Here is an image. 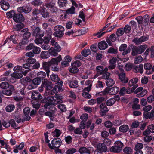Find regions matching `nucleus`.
<instances>
[{"mask_svg": "<svg viewBox=\"0 0 154 154\" xmlns=\"http://www.w3.org/2000/svg\"><path fill=\"white\" fill-rule=\"evenodd\" d=\"M50 55L52 57H55L58 55L57 51L55 50L54 48L51 47L49 50Z\"/></svg>", "mask_w": 154, "mask_h": 154, "instance_id": "nucleus-49", "label": "nucleus"}, {"mask_svg": "<svg viewBox=\"0 0 154 154\" xmlns=\"http://www.w3.org/2000/svg\"><path fill=\"white\" fill-rule=\"evenodd\" d=\"M123 146V144L120 141H118L115 142V145L110 148V151L114 152H119L122 150Z\"/></svg>", "mask_w": 154, "mask_h": 154, "instance_id": "nucleus-6", "label": "nucleus"}, {"mask_svg": "<svg viewBox=\"0 0 154 154\" xmlns=\"http://www.w3.org/2000/svg\"><path fill=\"white\" fill-rule=\"evenodd\" d=\"M35 46L34 43H30L26 47V50L27 51H29L31 50L32 51L33 49L34 48Z\"/></svg>", "mask_w": 154, "mask_h": 154, "instance_id": "nucleus-55", "label": "nucleus"}, {"mask_svg": "<svg viewBox=\"0 0 154 154\" xmlns=\"http://www.w3.org/2000/svg\"><path fill=\"white\" fill-rule=\"evenodd\" d=\"M143 60V58L141 56H139L136 57L134 60V63L138 64L140 63Z\"/></svg>", "mask_w": 154, "mask_h": 154, "instance_id": "nucleus-54", "label": "nucleus"}, {"mask_svg": "<svg viewBox=\"0 0 154 154\" xmlns=\"http://www.w3.org/2000/svg\"><path fill=\"white\" fill-rule=\"evenodd\" d=\"M54 30L53 35L55 37L60 38L63 35L64 28L62 26H56L55 27Z\"/></svg>", "mask_w": 154, "mask_h": 154, "instance_id": "nucleus-4", "label": "nucleus"}, {"mask_svg": "<svg viewBox=\"0 0 154 154\" xmlns=\"http://www.w3.org/2000/svg\"><path fill=\"white\" fill-rule=\"evenodd\" d=\"M88 115L87 113H84L80 117V119L82 120L80 125H86V122L87 120Z\"/></svg>", "mask_w": 154, "mask_h": 154, "instance_id": "nucleus-26", "label": "nucleus"}, {"mask_svg": "<svg viewBox=\"0 0 154 154\" xmlns=\"http://www.w3.org/2000/svg\"><path fill=\"white\" fill-rule=\"evenodd\" d=\"M14 90V86L11 85L8 89L2 91V94H3L6 95L10 96L12 94Z\"/></svg>", "mask_w": 154, "mask_h": 154, "instance_id": "nucleus-20", "label": "nucleus"}, {"mask_svg": "<svg viewBox=\"0 0 154 154\" xmlns=\"http://www.w3.org/2000/svg\"><path fill=\"white\" fill-rule=\"evenodd\" d=\"M143 116L146 119H149L151 120H153L154 119V111L152 110L151 112H144Z\"/></svg>", "mask_w": 154, "mask_h": 154, "instance_id": "nucleus-23", "label": "nucleus"}, {"mask_svg": "<svg viewBox=\"0 0 154 154\" xmlns=\"http://www.w3.org/2000/svg\"><path fill=\"white\" fill-rule=\"evenodd\" d=\"M75 8L74 6H72L70 8L68 9L66 11L64 17H66L68 14H73L75 13Z\"/></svg>", "mask_w": 154, "mask_h": 154, "instance_id": "nucleus-34", "label": "nucleus"}, {"mask_svg": "<svg viewBox=\"0 0 154 154\" xmlns=\"http://www.w3.org/2000/svg\"><path fill=\"white\" fill-rule=\"evenodd\" d=\"M41 86L42 88L45 89L46 93H48L49 94H51V95L53 93L51 90L53 88V85L51 82L48 81L47 79H44L42 82Z\"/></svg>", "mask_w": 154, "mask_h": 154, "instance_id": "nucleus-2", "label": "nucleus"}, {"mask_svg": "<svg viewBox=\"0 0 154 154\" xmlns=\"http://www.w3.org/2000/svg\"><path fill=\"white\" fill-rule=\"evenodd\" d=\"M15 107L14 104H9L5 107V109L7 112H11L14 110Z\"/></svg>", "mask_w": 154, "mask_h": 154, "instance_id": "nucleus-36", "label": "nucleus"}, {"mask_svg": "<svg viewBox=\"0 0 154 154\" xmlns=\"http://www.w3.org/2000/svg\"><path fill=\"white\" fill-rule=\"evenodd\" d=\"M50 56V53L49 50L48 51H42L40 54V57L42 59H45L48 58Z\"/></svg>", "mask_w": 154, "mask_h": 154, "instance_id": "nucleus-28", "label": "nucleus"}, {"mask_svg": "<svg viewBox=\"0 0 154 154\" xmlns=\"http://www.w3.org/2000/svg\"><path fill=\"white\" fill-rule=\"evenodd\" d=\"M54 59H51L49 61L46 62H43L42 64V67L46 71L47 77L49 78L50 72V68L51 62L55 61Z\"/></svg>", "mask_w": 154, "mask_h": 154, "instance_id": "nucleus-7", "label": "nucleus"}, {"mask_svg": "<svg viewBox=\"0 0 154 154\" xmlns=\"http://www.w3.org/2000/svg\"><path fill=\"white\" fill-rule=\"evenodd\" d=\"M16 13L13 17V20L14 22L18 23H21L23 22L25 18L23 15L21 14Z\"/></svg>", "mask_w": 154, "mask_h": 154, "instance_id": "nucleus-12", "label": "nucleus"}, {"mask_svg": "<svg viewBox=\"0 0 154 154\" xmlns=\"http://www.w3.org/2000/svg\"><path fill=\"white\" fill-rule=\"evenodd\" d=\"M38 77L34 79L32 81V84L28 86V88L30 90L35 88L42 82V81Z\"/></svg>", "mask_w": 154, "mask_h": 154, "instance_id": "nucleus-10", "label": "nucleus"}, {"mask_svg": "<svg viewBox=\"0 0 154 154\" xmlns=\"http://www.w3.org/2000/svg\"><path fill=\"white\" fill-rule=\"evenodd\" d=\"M118 52L117 49H115L112 47H110L107 51V52L110 54H116Z\"/></svg>", "mask_w": 154, "mask_h": 154, "instance_id": "nucleus-56", "label": "nucleus"}, {"mask_svg": "<svg viewBox=\"0 0 154 154\" xmlns=\"http://www.w3.org/2000/svg\"><path fill=\"white\" fill-rule=\"evenodd\" d=\"M31 98L33 100H40L42 99V96L39 92L34 91L32 92Z\"/></svg>", "mask_w": 154, "mask_h": 154, "instance_id": "nucleus-18", "label": "nucleus"}, {"mask_svg": "<svg viewBox=\"0 0 154 154\" xmlns=\"http://www.w3.org/2000/svg\"><path fill=\"white\" fill-rule=\"evenodd\" d=\"M46 74L45 72L43 71H41L38 72L37 74L38 77L41 79L42 81L44 79H46L45 77H46Z\"/></svg>", "mask_w": 154, "mask_h": 154, "instance_id": "nucleus-41", "label": "nucleus"}, {"mask_svg": "<svg viewBox=\"0 0 154 154\" xmlns=\"http://www.w3.org/2000/svg\"><path fill=\"white\" fill-rule=\"evenodd\" d=\"M128 130V126H120L119 128V131L123 133L126 132Z\"/></svg>", "mask_w": 154, "mask_h": 154, "instance_id": "nucleus-53", "label": "nucleus"}, {"mask_svg": "<svg viewBox=\"0 0 154 154\" xmlns=\"http://www.w3.org/2000/svg\"><path fill=\"white\" fill-rule=\"evenodd\" d=\"M138 47L137 46L134 47L132 49L131 55L133 56H135L138 54Z\"/></svg>", "mask_w": 154, "mask_h": 154, "instance_id": "nucleus-58", "label": "nucleus"}, {"mask_svg": "<svg viewBox=\"0 0 154 154\" xmlns=\"http://www.w3.org/2000/svg\"><path fill=\"white\" fill-rule=\"evenodd\" d=\"M62 142L59 138L54 139L52 141L51 143L54 148H58L60 146Z\"/></svg>", "mask_w": 154, "mask_h": 154, "instance_id": "nucleus-19", "label": "nucleus"}, {"mask_svg": "<svg viewBox=\"0 0 154 154\" xmlns=\"http://www.w3.org/2000/svg\"><path fill=\"white\" fill-rule=\"evenodd\" d=\"M54 97L56 100L55 99L56 103H60L62 102V100L63 98V96L59 94H56L54 95Z\"/></svg>", "mask_w": 154, "mask_h": 154, "instance_id": "nucleus-31", "label": "nucleus"}, {"mask_svg": "<svg viewBox=\"0 0 154 154\" xmlns=\"http://www.w3.org/2000/svg\"><path fill=\"white\" fill-rule=\"evenodd\" d=\"M50 77L51 80L52 81L57 82L60 81V78L57 74L52 73V74L50 75Z\"/></svg>", "mask_w": 154, "mask_h": 154, "instance_id": "nucleus-40", "label": "nucleus"}, {"mask_svg": "<svg viewBox=\"0 0 154 154\" xmlns=\"http://www.w3.org/2000/svg\"><path fill=\"white\" fill-rule=\"evenodd\" d=\"M56 82L55 85L52 89V91L53 93H56L58 92L62 91L63 90V89L62 88V86L63 85V81L60 80Z\"/></svg>", "mask_w": 154, "mask_h": 154, "instance_id": "nucleus-9", "label": "nucleus"}, {"mask_svg": "<svg viewBox=\"0 0 154 154\" xmlns=\"http://www.w3.org/2000/svg\"><path fill=\"white\" fill-rule=\"evenodd\" d=\"M32 9V8L30 5H26L18 7L17 10L19 13L28 14L31 11Z\"/></svg>", "mask_w": 154, "mask_h": 154, "instance_id": "nucleus-8", "label": "nucleus"}, {"mask_svg": "<svg viewBox=\"0 0 154 154\" xmlns=\"http://www.w3.org/2000/svg\"><path fill=\"white\" fill-rule=\"evenodd\" d=\"M30 109L29 107H26L23 109V112L24 114V120L26 121L29 120L31 117L29 116Z\"/></svg>", "mask_w": 154, "mask_h": 154, "instance_id": "nucleus-17", "label": "nucleus"}, {"mask_svg": "<svg viewBox=\"0 0 154 154\" xmlns=\"http://www.w3.org/2000/svg\"><path fill=\"white\" fill-rule=\"evenodd\" d=\"M123 152L126 154H132V150L130 147H126L124 149Z\"/></svg>", "mask_w": 154, "mask_h": 154, "instance_id": "nucleus-59", "label": "nucleus"}, {"mask_svg": "<svg viewBox=\"0 0 154 154\" xmlns=\"http://www.w3.org/2000/svg\"><path fill=\"white\" fill-rule=\"evenodd\" d=\"M97 147L101 152H105L107 150V147L104 143H99L97 145Z\"/></svg>", "mask_w": 154, "mask_h": 154, "instance_id": "nucleus-32", "label": "nucleus"}, {"mask_svg": "<svg viewBox=\"0 0 154 154\" xmlns=\"http://www.w3.org/2000/svg\"><path fill=\"white\" fill-rule=\"evenodd\" d=\"M10 86V85L8 83L6 82H2L0 84L1 88L3 89H6L9 88Z\"/></svg>", "mask_w": 154, "mask_h": 154, "instance_id": "nucleus-50", "label": "nucleus"}, {"mask_svg": "<svg viewBox=\"0 0 154 154\" xmlns=\"http://www.w3.org/2000/svg\"><path fill=\"white\" fill-rule=\"evenodd\" d=\"M41 52V48L40 47L35 46L34 48L33 49L32 51L27 52L26 54V55L28 57H33L35 54H38Z\"/></svg>", "mask_w": 154, "mask_h": 154, "instance_id": "nucleus-13", "label": "nucleus"}, {"mask_svg": "<svg viewBox=\"0 0 154 154\" xmlns=\"http://www.w3.org/2000/svg\"><path fill=\"white\" fill-rule=\"evenodd\" d=\"M144 68L145 70H149L152 69V65L149 63H146L144 65Z\"/></svg>", "mask_w": 154, "mask_h": 154, "instance_id": "nucleus-62", "label": "nucleus"}, {"mask_svg": "<svg viewBox=\"0 0 154 154\" xmlns=\"http://www.w3.org/2000/svg\"><path fill=\"white\" fill-rule=\"evenodd\" d=\"M79 152L82 154L84 153L90 154L91 153L90 150L89 148H87L85 147H80L79 149Z\"/></svg>", "mask_w": 154, "mask_h": 154, "instance_id": "nucleus-33", "label": "nucleus"}, {"mask_svg": "<svg viewBox=\"0 0 154 154\" xmlns=\"http://www.w3.org/2000/svg\"><path fill=\"white\" fill-rule=\"evenodd\" d=\"M43 2L41 0H34L31 2L32 5L35 6H38L41 5Z\"/></svg>", "mask_w": 154, "mask_h": 154, "instance_id": "nucleus-52", "label": "nucleus"}, {"mask_svg": "<svg viewBox=\"0 0 154 154\" xmlns=\"http://www.w3.org/2000/svg\"><path fill=\"white\" fill-rule=\"evenodd\" d=\"M44 33V31L41 30L39 27H36L33 29L32 34L33 37H35L36 38V39L35 40L36 43L40 44L41 43V38L43 36Z\"/></svg>", "mask_w": 154, "mask_h": 154, "instance_id": "nucleus-1", "label": "nucleus"}, {"mask_svg": "<svg viewBox=\"0 0 154 154\" xmlns=\"http://www.w3.org/2000/svg\"><path fill=\"white\" fill-rule=\"evenodd\" d=\"M116 102V100L114 98H111L107 100L106 105L108 106H112Z\"/></svg>", "mask_w": 154, "mask_h": 154, "instance_id": "nucleus-46", "label": "nucleus"}, {"mask_svg": "<svg viewBox=\"0 0 154 154\" xmlns=\"http://www.w3.org/2000/svg\"><path fill=\"white\" fill-rule=\"evenodd\" d=\"M123 30V28H119L117 29L116 34L118 37H120L124 34L125 32Z\"/></svg>", "mask_w": 154, "mask_h": 154, "instance_id": "nucleus-47", "label": "nucleus"}, {"mask_svg": "<svg viewBox=\"0 0 154 154\" xmlns=\"http://www.w3.org/2000/svg\"><path fill=\"white\" fill-rule=\"evenodd\" d=\"M26 61L30 65L35 63L36 62V60L35 58L29 57L27 59Z\"/></svg>", "mask_w": 154, "mask_h": 154, "instance_id": "nucleus-61", "label": "nucleus"}, {"mask_svg": "<svg viewBox=\"0 0 154 154\" xmlns=\"http://www.w3.org/2000/svg\"><path fill=\"white\" fill-rule=\"evenodd\" d=\"M16 13L15 11L14 10H11L9 11V12L6 13V15L9 18H13L14 15L16 14Z\"/></svg>", "mask_w": 154, "mask_h": 154, "instance_id": "nucleus-48", "label": "nucleus"}, {"mask_svg": "<svg viewBox=\"0 0 154 154\" xmlns=\"http://www.w3.org/2000/svg\"><path fill=\"white\" fill-rule=\"evenodd\" d=\"M24 25L23 23H20L16 24L14 27L13 31L15 33H17L18 35H20L23 32L22 29L23 28Z\"/></svg>", "mask_w": 154, "mask_h": 154, "instance_id": "nucleus-11", "label": "nucleus"}, {"mask_svg": "<svg viewBox=\"0 0 154 154\" xmlns=\"http://www.w3.org/2000/svg\"><path fill=\"white\" fill-rule=\"evenodd\" d=\"M117 61V58L115 57H113L109 60V65L108 67V68L109 69L112 70L116 67Z\"/></svg>", "mask_w": 154, "mask_h": 154, "instance_id": "nucleus-15", "label": "nucleus"}, {"mask_svg": "<svg viewBox=\"0 0 154 154\" xmlns=\"http://www.w3.org/2000/svg\"><path fill=\"white\" fill-rule=\"evenodd\" d=\"M131 29V27L129 25H126L123 28V31L126 34L128 33Z\"/></svg>", "mask_w": 154, "mask_h": 154, "instance_id": "nucleus-60", "label": "nucleus"}, {"mask_svg": "<svg viewBox=\"0 0 154 154\" xmlns=\"http://www.w3.org/2000/svg\"><path fill=\"white\" fill-rule=\"evenodd\" d=\"M119 88L116 86L113 87L109 89L108 91V93L111 95H115L117 94L119 92Z\"/></svg>", "mask_w": 154, "mask_h": 154, "instance_id": "nucleus-24", "label": "nucleus"}, {"mask_svg": "<svg viewBox=\"0 0 154 154\" xmlns=\"http://www.w3.org/2000/svg\"><path fill=\"white\" fill-rule=\"evenodd\" d=\"M138 47V54H140L143 52L147 48V46L146 45H142Z\"/></svg>", "mask_w": 154, "mask_h": 154, "instance_id": "nucleus-38", "label": "nucleus"}, {"mask_svg": "<svg viewBox=\"0 0 154 154\" xmlns=\"http://www.w3.org/2000/svg\"><path fill=\"white\" fill-rule=\"evenodd\" d=\"M32 82L31 79L29 77H26L24 79H21V82L24 85H27Z\"/></svg>", "mask_w": 154, "mask_h": 154, "instance_id": "nucleus-30", "label": "nucleus"}, {"mask_svg": "<svg viewBox=\"0 0 154 154\" xmlns=\"http://www.w3.org/2000/svg\"><path fill=\"white\" fill-rule=\"evenodd\" d=\"M108 97L107 96H104L100 97H98L96 99L97 102L98 104H100L102 103L103 101H106Z\"/></svg>", "mask_w": 154, "mask_h": 154, "instance_id": "nucleus-35", "label": "nucleus"}, {"mask_svg": "<svg viewBox=\"0 0 154 154\" xmlns=\"http://www.w3.org/2000/svg\"><path fill=\"white\" fill-rule=\"evenodd\" d=\"M99 107L100 109V113L101 116H104L109 111V109L106 105L105 103H103L100 104Z\"/></svg>", "mask_w": 154, "mask_h": 154, "instance_id": "nucleus-14", "label": "nucleus"}, {"mask_svg": "<svg viewBox=\"0 0 154 154\" xmlns=\"http://www.w3.org/2000/svg\"><path fill=\"white\" fill-rule=\"evenodd\" d=\"M119 79L121 82L125 84L128 82V79L126 78L125 74V73L121 72L119 75Z\"/></svg>", "mask_w": 154, "mask_h": 154, "instance_id": "nucleus-25", "label": "nucleus"}, {"mask_svg": "<svg viewBox=\"0 0 154 154\" xmlns=\"http://www.w3.org/2000/svg\"><path fill=\"white\" fill-rule=\"evenodd\" d=\"M0 6L4 10L6 11L10 8L9 3L6 0H0Z\"/></svg>", "mask_w": 154, "mask_h": 154, "instance_id": "nucleus-16", "label": "nucleus"}, {"mask_svg": "<svg viewBox=\"0 0 154 154\" xmlns=\"http://www.w3.org/2000/svg\"><path fill=\"white\" fill-rule=\"evenodd\" d=\"M58 3L60 8L66 6L67 3V0H58Z\"/></svg>", "mask_w": 154, "mask_h": 154, "instance_id": "nucleus-44", "label": "nucleus"}, {"mask_svg": "<svg viewBox=\"0 0 154 154\" xmlns=\"http://www.w3.org/2000/svg\"><path fill=\"white\" fill-rule=\"evenodd\" d=\"M16 35H11L9 38L10 41H12L14 44H18V35L17 34H16Z\"/></svg>", "mask_w": 154, "mask_h": 154, "instance_id": "nucleus-29", "label": "nucleus"}, {"mask_svg": "<svg viewBox=\"0 0 154 154\" xmlns=\"http://www.w3.org/2000/svg\"><path fill=\"white\" fill-rule=\"evenodd\" d=\"M69 71L72 73H76L79 72V69L78 67L72 66V68L70 69Z\"/></svg>", "mask_w": 154, "mask_h": 154, "instance_id": "nucleus-63", "label": "nucleus"}, {"mask_svg": "<svg viewBox=\"0 0 154 154\" xmlns=\"http://www.w3.org/2000/svg\"><path fill=\"white\" fill-rule=\"evenodd\" d=\"M111 29L112 28H110V27L108 29L106 32H104L102 33H101V32H99L95 34L94 35L95 36H97V37L98 38H100L106 32H111L112 30Z\"/></svg>", "mask_w": 154, "mask_h": 154, "instance_id": "nucleus-37", "label": "nucleus"}, {"mask_svg": "<svg viewBox=\"0 0 154 154\" xmlns=\"http://www.w3.org/2000/svg\"><path fill=\"white\" fill-rule=\"evenodd\" d=\"M23 32L20 35L23 36V38L21 39V43L23 44H26L29 41L31 33L29 29L28 28H24L22 29Z\"/></svg>", "mask_w": 154, "mask_h": 154, "instance_id": "nucleus-3", "label": "nucleus"}, {"mask_svg": "<svg viewBox=\"0 0 154 154\" xmlns=\"http://www.w3.org/2000/svg\"><path fill=\"white\" fill-rule=\"evenodd\" d=\"M78 81L76 80H73L69 81V86L72 88H75L78 86Z\"/></svg>", "mask_w": 154, "mask_h": 154, "instance_id": "nucleus-27", "label": "nucleus"}, {"mask_svg": "<svg viewBox=\"0 0 154 154\" xmlns=\"http://www.w3.org/2000/svg\"><path fill=\"white\" fill-rule=\"evenodd\" d=\"M91 51L89 49L85 48L82 51L81 54L82 55L85 57H86L91 54Z\"/></svg>", "mask_w": 154, "mask_h": 154, "instance_id": "nucleus-43", "label": "nucleus"}, {"mask_svg": "<svg viewBox=\"0 0 154 154\" xmlns=\"http://www.w3.org/2000/svg\"><path fill=\"white\" fill-rule=\"evenodd\" d=\"M54 59L55 61L51 62L50 65V68L51 70L53 71H57L58 70L59 68L57 67V66L59 63L62 60V57L61 55H59L56 58H52Z\"/></svg>", "mask_w": 154, "mask_h": 154, "instance_id": "nucleus-5", "label": "nucleus"}, {"mask_svg": "<svg viewBox=\"0 0 154 154\" xmlns=\"http://www.w3.org/2000/svg\"><path fill=\"white\" fill-rule=\"evenodd\" d=\"M97 47H98V44L97 43H96L92 45L90 47V48L93 52L97 53V51L98 49Z\"/></svg>", "mask_w": 154, "mask_h": 154, "instance_id": "nucleus-51", "label": "nucleus"}, {"mask_svg": "<svg viewBox=\"0 0 154 154\" xmlns=\"http://www.w3.org/2000/svg\"><path fill=\"white\" fill-rule=\"evenodd\" d=\"M138 47L137 46L134 47L132 49L131 55L133 56H135L138 54Z\"/></svg>", "mask_w": 154, "mask_h": 154, "instance_id": "nucleus-57", "label": "nucleus"}, {"mask_svg": "<svg viewBox=\"0 0 154 154\" xmlns=\"http://www.w3.org/2000/svg\"><path fill=\"white\" fill-rule=\"evenodd\" d=\"M49 96L47 97V99L48 100V102H50L51 104H52L53 102L54 101L55 104H56L55 102V100L54 99V97L53 96L54 94V93H52V94H49L48 93H47Z\"/></svg>", "mask_w": 154, "mask_h": 154, "instance_id": "nucleus-39", "label": "nucleus"}, {"mask_svg": "<svg viewBox=\"0 0 154 154\" xmlns=\"http://www.w3.org/2000/svg\"><path fill=\"white\" fill-rule=\"evenodd\" d=\"M106 89L103 91L100 92H97L96 94V96L97 97L98 96H107V95L108 94V91L106 90Z\"/></svg>", "mask_w": 154, "mask_h": 154, "instance_id": "nucleus-45", "label": "nucleus"}, {"mask_svg": "<svg viewBox=\"0 0 154 154\" xmlns=\"http://www.w3.org/2000/svg\"><path fill=\"white\" fill-rule=\"evenodd\" d=\"M98 48L100 50L105 49L108 47V45L105 41H102L97 43Z\"/></svg>", "mask_w": 154, "mask_h": 154, "instance_id": "nucleus-22", "label": "nucleus"}, {"mask_svg": "<svg viewBox=\"0 0 154 154\" xmlns=\"http://www.w3.org/2000/svg\"><path fill=\"white\" fill-rule=\"evenodd\" d=\"M106 83L107 86L109 87H110L113 86L115 83L114 80L112 78H109L106 80Z\"/></svg>", "mask_w": 154, "mask_h": 154, "instance_id": "nucleus-42", "label": "nucleus"}, {"mask_svg": "<svg viewBox=\"0 0 154 154\" xmlns=\"http://www.w3.org/2000/svg\"><path fill=\"white\" fill-rule=\"evenodd\" d=\"M21 115L19 114L17 110L15 111L14 114V118L18 123L23 122V120L21 118Z\"/></svg>", "mask_w": 154, "mask_h": 154, "instance_id": "nucleus-21", "label": "nucleus"}, {"mask_svg": "<svg viewBox=\"0 0 154 154\" xmlns=\"http://www.w3.org/2000/svg\"><path fill=\"white\" fill-rule=\"evenodd\" d=\"M143 145L141 143H138L137 144L135 147V150L136 151L141 150V149L143 147Z\"/></svg>", "mask_w": 154, "mask_h": 154, "instance_id": "nucleus-64", "label": "nucleus"}]
</instances>
